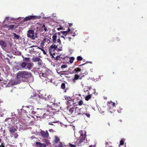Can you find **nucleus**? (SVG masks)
<instances>
[{
    "mask_svg": "<svg viewBox=\"0 0 147 147\" xmlns=\"http://www.w3.org/2000/svg\"><path fill=\"white\" fill-rule=\"evenodd\" d=\"M31 76L32 74L30 72L26 71H21L17 73V77L20 81L27 82Z\"/></svg>",
    "mask_w": 147,
    "mask_h": 147,
    "instance_id": "1",
    "label": "nucleus"
},
{
    "mask_svg": "<svg viewBox=\"0 0 147 147\" xmlns=\"http://www.w3.org/2000/svg\"><path fill=\"white\" fill-rule=\"evenodd\" d=\"M30 98L34 100L36 102L42 104H44L46 100L44 98H41L39 95L36 94H33V95H32Z\"/></svg>",
    "mask_w": 147,
    "mask_h": 147,
    "instance_id": "2",
    "label": "nucleus"
},
{
    "mask_svg": "<svg viewBox=\"0 0 147 147\" xmlns=\"http://www.w3.org/2000/svg\"><path fill=\"white\" fill-rule=\"evenodd\" d=\"M36 34L37 35L36 33L35 34V35H34V31L33 30H30L27 32V36L28 38L34 40L37 37V36H36Z\"/></svg>",
    "mask_w": 147,
    "mask_h": 147,
    "instance_id": "3",
    "label": "nucleus"
},
{
    "mask_svg": "<svg viewBox=\"0 0 147 147\" xmlns=\"http://www.w3.org/2000/svg\"><path fill=\"white\" fill-rule=\"evenodd\" d=\"M40 17V16H29L25 17L24 19V21L26 22L32 20L39 19Z\"/></svg>",
    "mask_w": 147,
    "mask_h": 147,
    "instance_id": "4",
    "label": "nucleus"
},
{
    "mask_svg": "<svg viewBox=\"0 0 147 147\" xmlns=\"http://www.w3.org/2000/svg\"><path fill=\"white\" fill-rule=\"evenodd\" d=\"M107 106L108 107L109 109L110 110H112L113 107H115V103L111 101L108 102L107 104Z\"/></svg>",
    "mask_w": 147,
    "mask_h": 147,
    "instance_id": "5",
    "label": "nucleus"
},
{
    "mask_svg": "<svg viewBox=\"0 0 147 147\" xmlns=\"http://www.w3.org/2000/svg\"><path fill=\"white\" fill-rule=\"evenodd\" d=\"M57 48V46H56L55 45H51L50 46V48L49 49V51L51 55H52V54L55 55V54L54 53H52V51H54L55 50H56Z\"/></svg>",
    "mask_w": 147,
    "mask_h": 147,
    "instance_id": "6",
    "label": "nucleus"
},
{
    "mask_svg": "<svg viewBox=\"0 0 147 147\" xmlns=\"http://www.w3.org/2000/svg\"><path fill=\"white\" fill-rule=\"evenodd\" d=\"M40 133L42 136L44 138H47L49 136V134L47 131H41Z\"/></svg>",
    "mask_w": 147,
    "mask_h": 147,
    "instance_id": "7",
    "label": "nucleus"
},
{
    "mask_svg": "<svg viewBox=\"0 0 147 147\" xmlns=\"http://www.w3.org/2000/svg\"><path fill=\"white\" fill-rule=\"evenodd\" d=\"M86 137L83 134V133L81 134L80 136V140L78 144L80 145L79 144L82 142H83L85 140Z\"/></svg>",
    "mask_w": 147,
    "mask_h": 147,
    "instance_id": "8",
    "label": "nucleus"
},
{
    "mask_svg": "<svg viewBox=\"0 0 147 147\" xmlns=\"http://www.w3.org/2000/svg\"><path fill=\"white\" fill-rule=\"evenodd\" d=\"M71 30L69 28H68V30L66 31H61L60 33H61L63 35L66 36L68 33Z\"/></svg>",
    "mask_w": 147,
    "mask_h": 147,
    "instance_id": "9",
    "label": "nucleus"
},
{
    "mask_svg": "<svg viewBox=\"0 0 147 147\" xmlns=\"http://www.w3.org/2000/svg\"><path fill=\"white\" fill-rule=\"evenodd\" d=\"M17 130V128L13 127H11L9 129V131L11 133H14Z\"/></svg>",
    "mask_w": 147,
    "mask_h": 147,
    "instance_id": "10",
    "label": "nucleus"
},
{
    "mask_svg": "<svg viewBox=\"0 0 147 147\" xmlns=\"http://www.w3.org/2000/svg\"><path fill=\"white\" fill-rule=\"evenodd\" d=\"M15 26L14 25H11L9 26L7 25L6 26V27L8 28V29L9 30H13Z\"/></svg>",
    "mask_w": 147,
    "mask_h": 147,
    "instance_id": "11",
    "label": "nucleus"
},
{
    "mask_svg": "<svg viewBox=\"0 0 147 147\" xmlns=\"http://www.w3.org/2000/svg\"><path fill=\"white\" fill-rule=\"evenodd\" d=\"M47 100H48L50 102H53V101L54 100V98L51 95H49L47 96Z\"/></svg>",
    "mask_w": 147,
    "mask_h": 147,
    "instance_id": "12",
    "label": "nucleus"
},
{
    "mask_svg": "<svg viewBox=\"0 0 147 147\" xmlns=\"http://www.w3.org/2000/svg\"><path fill=\"white\" fill-rule=\"evenodd\" d=\"M33 65V63H27V65H26V67L29 70L30 69Z\"/></svg>",
    "mask_w": 147,
    "mask_h": 147,
    "instance_id": "13",
    "label": "nucleus"
},
{
    "mask_svg": "<svg viewBox=\"0 0 147 147\" xmlns=\"http://www.w3.org/2000/svg\"><path fill=\"white\" fill-rule=\"evenodd\" d=\"M0 45L3 47H5L7 46V43L4 41L0 40Z\"/></svg>",
    "mask_w": 147,
    "mask_h": 147,
    "instance_id": "14",
    "label": "nucleus"
},
{
    "mask_svg": "<svg viewBox=\"0 0 147 147\" xmlns=\"http://www.w3.org/2000/svg\"><path fill=\"white\" fill-rule=\"evenodd\" d=\"M80 76L78 74H75L74 79L73 80V82H75V81L79 79Z\"/></svg>",
    "mask_w": 147,
    "mask_h": 147,
    "instance_id": "15",
    "label": "nucleus"
},
{
    "mask_svg": "<svg viewBox=\"0 0 147 147\" xmlns=\"http://www.w3.org/2000/svg\"><path fill=\"white\" fill-rule=\"evenodd\" d=\"M27 65V63H26L25 62H22L21 64V68L22 69V70L23 69V68H25L26 66Z\"/></svg>",
    "mask_w": 147,
    "mask_h": 147,
    "instance_id": "16",
    "label": "nucleus"
},
{
    "mask_svg": "<svg viewBox=\"0 0 147 147\" xmlns=\"http://www.w3.org/2000/svg\"><path fill=\"white\" fill-rule=\"evenodd\" d=\"M40 59L38 57H34L32 58V61L33 62H36L39 61Z\"/></svg>",
    "mask_w": 147,
    "mask_h": 147,
    "instance_id": "17",
    "label": "nucleus"
},
{
    "mask_svg": "<svg viewBox=\"0 0 147 147\" xmlns=\"http://www.w3.org/2000/svg\"><path fill=\"white\" fill-rule=\"evenodd\" d=\"M45 43L47 42L48 43H49L50 42V40L49 39L47 38L46 37H45L44 38L43 40Z\"/></svg>",
    "mask_w": 147,
    "mask_h": 147,
    "instance_id": "18",
    "label": "nucleus"
},
{
    "mask_svg": "<svg viewBox=\"0 0 147 147\" xmlns=\"http://www.w3.org/2000/svg\"><path fill=\"white\" fill-rule=\"evenodd\" d=\"M57 36L56 35H54L52 36V40L53 43H56L57 41Z\"/></svg>",
    "mask_w": 147,
    "mask_h": 147,
    "instance_id": "19",
    "label": "nucleus"
},
{
    "mask_svg": "<svg viewBox=\"0 0 147 147\" xmlns=\"http://www.w3.org/2000/svg\"><path fill=\"white\" fill-rule=\"evenodd\" d=\"M91 96L92 95L91 94L86 96L85 98V100L86 101H88L91 98Z\"/></svg>",
    "mask_w": 147,
    "mask_h": 147,
    "instance_id": "20",
    "label": "nucleus"
},
{
    "mask_svg": "<svg viewBox=\"0 0 147 147\" xmlns=\"http://www.w3.org/2000/svg\"><path fill=\"white\" fill-rule=\"evenodd\" d=\"M74 71L76 73H78L77 72L80 71H81V69L79 67H77L74 69Z\"/></svg>",
    "mask_w": 147,
    "mask_h": 147,
    "instance_id": "21",
    "label": "nucleus"
},
{
    "mask_svg": "<svg viewBox=\"0 0 147 147\" xmlns=\"http://www.w3.org/2000/svg\"><path fill=\"white\" fill-rule=\"evenodd\" d=\"M13 34L14 35V38L17 39H19L20 37V36L17 34L16 33H13Z\"/></svg>",
    "mask_w": 147,
    "mask_h": 147,
    "instance_id": "22",
    "label": "nucleus"
},
{
    "mask_svg": "<svg viewBox=\"0 0 147 147\" xmlns=\"http://www.w3.org/2000/svg\"><path fill=\"white\" fill-rule=\"evenodd\" d=\"M75 58L74 57H70L69 59V62L72 63L74 61V60Z\"/></svg>",
    "mask_w": 147,
    "mask_h": 147,
    "instance_id": "23",
    "label": "nucleus"
},
{
    "mask_svg": "<svg viewBox=\"0 0 147 147\" xmlns=\"http://www.w3.org/2000/svg\"><path fill=\"white\" fill-rule=\"evenodd\" d=\"M60 141V139L57 136L55 137V138L54 140L55 142L56 143H57Z\"/></svg>",
    "mask_w": 147,
    "mask_h": 147,
    "instance_id": "24",
    "label": "nucleus"
},
{
    "mask_svg": "<svg viewBox=\"0 0 147 147\" xmlns=\"http://www.w3.org/2000/svg\"><path fill=\"white\" fill-rule=\"evenodd\" d=\"M124 140H125L124 139H122L121 140L120 142V144L119 146L122 145L124 144Z\"/></svg>",
    "mask_w": 147,
    "mask_h": 147,
    "instance_id": "25",
    "label": "nucleus"
},
{
    "mask_svg": "<svg viewBox=\"0 0 147 147\" xmlns=\"http://www.w3.org/2000/svg\"><path fill=\"white\" fill-rule=\"evenodd\" d=\"M61 88L62 89H65V85L64 83H62L61 85Z\"/></svg>",
    "mask_w": 147,
    "mask_h": 147,
    "instance_id": "26",
    "label": "nucleus"
},
{
    "mask_svg": "<svg viewBox=\"0 0 147 147\" xmlns=\"http://www.w3.org/2000/svg\"><path fill=\"white\" fill-rule=\"evenodd\" d=\"M38 48L40 49V50H41L43 52V54H44V55H46V52H45V50H44L42 48H40L39 47H38Z\"/></svg>",
    "mask_w": 147,
    "mask_h": 147,
    "instance_id": "27",
    "label": "nucleus"
},
{
    "mask_svg": "<svg viewBox=\"0 0 147 147\" xmlns=\"http://www.w3.org/2000/svg\"><path fill=\"white\" fill-rule=\"evenodd\" d=\"M41 112V110H39L37 112V115L38 116V117H40L42 115V113H40Z\"/></svg>",
    "mask_w": 147,
    "mask_h": 147,
    "instance_id": "28",
    "label": "nucleus"
},
{
    "mask_svg": "<svg viewBox=\"0 0 147 147\" xmlns=\"http://www.w3.org/2000/svg\"><path fill=\"white\" fill-rule=\"evenodd\" d=\"M70 33L72 36H75L76 35V33H75V32H73V30H71L69 32Z\"/></svg>",
    "mask_w": 147,
    "mask_h": 147,
    "instance_id": "29",
    "label": "nucleus"
},
{
    "mask_svg": "<svg viewBox=\"0 0 147 147\" xmlns=\"http://www.w3.org/2000/svg\"><path fill=\"white\" fill-rule=\"evenodd\" d=\"M36 145L38 147H41L42 146V143L39 142H37L36 143Z\"/></svg>",
    "mask_w": 147,
    "mask_h": 147,
    "instance_id": "30",
    "label": "nucleus"
},
{
    "mask_svg": "<svg viewBox=\"0 0 147 147\" xmlns=\"http://www.w3.org/2000/svg\"><path fill=\"white\" fill-rule=\"evenodd\" d=\"M44 115L43 116L44 117H45V118H48V117H49V118L51 119V118H53V117L51 115H47L46 114H43Z\"/></svg>",
    "mask_w": 147,
    "mask_h": 147,
    "instance_id": "31",
    "label": "nucleus"
},
{
    "mask_svg": "<svg viewBox=\"0 0 147 147\" xmlns=\"http://www.w3.org/2000/svg\"><path fill=\"white\" fill-rule=\"evenodd\" d=\"M83 103V101L82 100H80L79 102H78V104L79 106L82 105Z\"/></svg>",
    "mask_w": 147,
    "mask_h": 147,
    "instance_id": "32",
    "label": "nucleus"
},
{
    "mask_svg": "<svg viewBox=\"0 0 147 147\" xmlns=\"http://www.w3.org/2000/svg\"><path fill=\"white\" fill-rule=\"evenodd\" d=\"M77 59L78 61H81L82 60L83 58L81 56L77 57Z\"/></svg>",
    "mask_w": 147,
    "mask_h": 147,
    "instance_id": "33",
    "label": "nucleus"
},
{
    "mask_svg": "<svg viewBox=\"0 0 147 147\" xmlns=\"http://www.w3.org/2000/svg\"><path fill=\"white\" fill-rule=\"evenodd\" d=\"M20 67V66L17 65L15 66V68L18 70H22V69Z\"/></svg>",
    "mask_w": 147,
    "mask_h": 147,
    "instance_id": "34",
    "label": "nucleus"
},
{
    "mask_svg": "<svg viewBox=\"0 0 147 147\" xmlns=\"http://www.w3.org/2000/svg\"><path fill=\"white\" fill-rule=\"evenodd\" d=\"M88 74V73L87 72V71H85L84 72H83V71H82V72H81V75H84L85 76L87 75Z\"/></svg>",
    "mask_w": 147,
    "mask_h": 147,
    "instance_id": "35",
    "label": "nucleus"
},
{
    "mask_svg": "<svg viewBox=\"0 0 147 147\" xmlns=\"http://www.w3.org/2000/svg\"><path fill=\"white\" fill-rule=\"evenodd\" d=\"M45 142L46 143L45 144H46V145L47 146L48 144H49L50 143L49 140L47 139H45Z\"/></svg>",
    "mask_w": 147,
    "mask_h": 147,
    "instance_id": "36",
    "label": "nucleus"
},
{
    "mask_svg": "<svg viewBox=\"0 0 147 147\" xmlns=\"http://www.w3.org/2000/svg\"><path fill=\"white\" fill-rule=\"evenodd\" d=\"M45 43V42L42 41L40 43V46L41 47H43L44 45V44Z\"/></svg>",
    "mask_w": 147,
    "mask_h": 147,
    "instance_id": "37",
    "label": "nucleus"
},
{
    "mask_svg": "<svg viewBox=\"0 0 147 147\" xmlns=\"http://www.w3.org/2000/svg\"><path fill=\"white\" fill-rule=\"evenodd\" d=\"M38 62L37 64L39 66L41 65L42 63V61L40 59V60Z\"/></svg>",
    "mask_w": 147,
    "mask_h": 147,
    "instance_id": "38",
    "label": "nucleus"
},
{
    "mask_svg": "<svg viewBox=\"0 0 147 147\" xmlns=\"http://www.w3.org/2000/svg\"><path fill=\"white\" fill-rule=\"evenodd\" d=\"M42 28H44V30L45 31H47V27L45 26L44 24H43L42 26Z\"/></svg>",
    "mask_w": 147,
    "mask_h": 147,
    "instance_id": "39",
    "label": "nucleus"
},
{
    "mask_svg": "<svg viewBox=\"0 0 147 147\" xmlns=\"http://www.w3.org/2000/svg\"><path fill=\"white\" fill-rule=\"evenodd\" d=\"M58 147H64L62 145V143L61 142H59V143L58 144Z\"/></svg>",
    "mask_w": 147,
    "mask_h": 147,
    "instance_id": "40",
    "label": "nucleus"
},
{
    "mask_svg": "<svg viewBox=\"0 0 147 147\" xmlns=\"http://www.w3.org/2000/svg\"><path fill=\"white\" fill-rule=\"evenodd\" d=\"M69 146H70V147H76V145H74L72 144L71 143H69Z\"/></svg>",
    "mask_w": 147,
    "mask_h": 147,
    "instance_id": "41",
    "label": "nucleus"
},
{
    "mask_svg": "<svg viewBox=\"0 0 147 147\" xmlns=\"http://www.w3.org/2000/svg\"><path fill=\"white\" fill-rule=\"evenodd\" d=\"M24 60L25 61H30V58L29 57H26L24 59Z\"/></svg>",
    "mask_w": 147,
    "mask_h": 147,
    "instance_id": "42",
    "label": "nucleus"
},
{
    "mask_svg": "<svg viewBox=\"0 0 147 147\" xmlns=\"http://www.w3.org/2000/svg\"><path fill=\"white\" fill-rule=\"evenodd\" d=\"M47 145H46V144L43 143H42L41 146H42L41 147H46L47 146Z\"/></svg>",
    "mask_w": 147,
    "mask_h": 147,
    "instance_id": "43",
    "label": "nucleus"
},
{
    "mask_svg": "<svg viewBox=\"0 0 147 147\" xmlns=\"http://www.w3.org/2000/svg\"><path fill=\"white\" fill-rule=\"evenodd\" d=\"M18 135L17 134H14V136L16 138H17L18 137Z\"/></svg>",
    "mask_w": 147,
    "mask_h": 147,
    "instance_id": "44",
    "label": "nucleus"
},
{
    "mask_svg": "<svg viewBox=\"0 0 147 147\" xmlns=\"http://www.w3.org/2000/svg\"><path fill=\"white\" fill-rule=\"evenodd\" d=\"M66 66H67L65 65H63L61 66V67L62 68H65L66 67Z\"/></svg>",
    "mask_w": 147,
    "mask_h": 147,
    "instance_id": "45",
    "label": "nucleus"
},
{
    "mask_svg": "<svg viewBox=\"0 0 147 147\" xmlns=\"http://www.w3.org/2000/svg\"><path fill=\"white\" fill-rule=\"evenodd\" d=\"M5 144L4 143H2L0 146V147H5Z\"/></svg>",
    "mask_w": 147,
    "mask_h": 147,
    "instance_id": "46",
    "label": "nucleus"
},
{
    "mask_svg": "<svg viewBox=\"0 0 147 147\" xmlns=\"http://www.w3.org/2000/svg\"><path fill=\"white\" fill-rule=\"evenodd\" d=\"M57 42H58L59 43V44H61V41L59 38L57 40Z\"/></svg>",
    "mask_w": 147,
    "mask_h": 147,
    "instance_id": "47",
    "label": "nucleus"
},
{
    "mask_svg": "<svg viewBox=\"0 0 147 147\" xmlns=\"http://www.w3.org/2000/svg\"><path fill=\"white\" fill-rule=\"evenodd\" d=\"M74 108H71V109H69V111L70 112H71V113H72L73 112V109H74Z\"/></svg>",
    "mask_w": 147,
    "mask_h": 147,
    "instance_id": "48",
    "label": "nucleus"
},
{
    "mask_svg": "<svg viewBox=\"0 0 147 147\" xmlns=\"http://www.w3.org/2000/svg\"><path fill=\"white\" fill-rule=\"evenodd\" d=\"M85 115L88 117H90V115L89 114L85 113Z\"/></svg>",
    "mask_w": 147,
    "mask_h": 147,
    "instance_id": "49",
    "label": "nucleus"
},
{
    "mask_svg": "<svg viewBox=\"0 0 147 147\" xmlns=\"http://www.w3.org/2000/svg\"><path fill=\"white\" fill-rule=\"evenodd\" d=\"M60 57V56H57L56 57L55 59L56 60H58L59 59V58Z\"/></svg>",
    "mask_w": 147,
    "mask_h": 147,
    "instance_id": "50",
    "label": "nucleus"
},
{
    "mask_svg": "<svg viewBox=\"0 0 147 147\" xmlns=\"http://www.w3.org/2000/svg\"><path fill=\"white\" fill-rule=\"evenodd\" d=\"M57 29L58 30H62L63 29V28H62V27H60V28H58Z\"/></svg>",
    "mask_w": 147,
    "mask_h": 147,
    "instance_id": "51",
    "label": "nucleus"
},
{
    "mask_svg": "<svg viewBox=\"0 0 147 147\" xmlns=\"http://www.w3.org/2000/svg\"><path fill=\"white\" fill-rule=\"evenodd\" d=\"M68 24L69 25V27H70L72 25V23H68Z\"/></svg>",
    "mask_w": 147,
    "mask_h": 147,
    "instance_id": "52",
    "label": "nucleus"
},
{
    "mask_svg": "<svg viewBox=\"0 0 147 147\" xmlns=\"http://www.w3.org/2000/svg\"><path fill=\"white\" fill-rule=\"evenodd\" d=\"M54 123V122H50L49 123V125H53L52 124V123Z\"/></svg>",
    "mask_w": 147,
    "mask_h": 147,
    "instance_id": "53",
    "label": "nucleus"
},
{
    "mask_svg": "<svg viewBox=\"0 0 147 147\" xmlns=\"http://www.w3.org/2000/svg\"><path fill=\"white\" fill-rule=\"evenodd\" d=\"M36 46H34V45H32V46H31L30 48H33L34 47H36Z\"/></svg>",
    "mask_w": 147,
    "mask_h": 147,
    "instance_id": "54",
    "label": "nucleus"
},
{
    "mask_svg": "<svg viewBox=\"0 0 147 147\" xmlns=\"http://www.w3.org/2000/svg\"><path fill=\"white\" fill-rule=\"evenodd\" d=\"M65 91H64V92H66L67 90L68 89V88H67L66 89L65 88Z\"/></svg>",
    "mask_w": 147,
    "mask_h": 147,
    "instance_id": "55",
    "label": "nucleus"
},
{
    "mask_svg": "<svg viewBox=\"0 0 147 147\" xmlns=\"http://www.w3.org/2000/svg\"><path fill=\"white\" fill-rule=\"evenodd\" d=\"M61 37L63 38L65 40V37L64 36H61Z\"/></svg>",
    "mask_w": 147,
    "mask_h": 147,
    "instance_id": "56",
    "label": "nucleus"
},
{
    "mask_svg": "<svg viewBox=\"0 0 147 147\" xmlns=\"http://www.w3.org/2000/svg\"><path fill=\"white\" fill-rule=\"evenodd\" d=\"M86 63H84V64H82V65H78V66H79V67H80V66H82V65H84Z\"/></svg>",
    "mask_w": 147,
    "mask_h": 147,
    "instance_id": "57",
    "label": "nucleus"
},
{
    "mask_svg": "<svg viewBox=\"0 0 147 147\" xmlns=\"http://www.w3.org/2000/svg\"><path fill=\"white\" fill-rule=\"evenodd\" d=\"M83 78V77L81 76L80 77H79V79H80V80H82Z\"/></svg>",
    "mask_w": 147,
    "mask_h": 147,
    "instance_id": "58",
    "label": "nucleus"
},
{
    "mask_svg": "<svg viewBox=\"0 0 147 147\" xmlns=\"http://www.w3.org/2000/svg\"><path fill=\"white\" fill-rule=\"evenodd\" d=\"M68 38L69 39V40L70 41L71 39V38L69 37H68Z\"/></svg>",
    "mask_w": 147,
    "mask_h": 147,
    "instance_id": "59",
    "label": "nucleus"
},
{
    "mask_svg": "<svg viewBox=\"0 0 147 147\" xmlns=\"http://www.w3.org/2000/svg\"><path fill=\"white\" fill-rule=\"evenodd\" d=\"M27 108H30V107H31V108H32V106H28L27 107Z\"/></svg>",
    "mask_w": 147,
    "mask_h": 147,
    "instance_id": "60",
    "label": "nucleus"
},
{
    "mask_svg": "<svg viewBox=\"0 0 147 147\" xmlns=\"http://www.w3.org/2000/svg\"><path fill=\"white\" fill-rule=\"evenodd\" d=\"M93 147V146L92 145H90L89 147Z\"/></svg>",
    "mask_w": 147,
    "mask_h": 147,
    "instance_id": "61",
    "label": "nucleus"
},
{
    "mask_svg": "<svg viewBox=\"0 0 147 147\" xmlns=\"http://www.w3.org/2000/svg\"><path fill=\"white\" fill-rule=\"evenodd\" d=\"M119 121H120L121 122H122V121L121 120H119Z\"/></svg>",
    "mask_w": 147,
    "mask_h": 147,
    "instance_id": "62",
    "label": "nucleus"
},
{
    "mask_svg": "<svg viewBox=\"0 0 147 147\" xmlns=\"http://www.w3.org/2000/svg\"><path fill=\"white\" fill-rule=\"evenodd\" d=\"M82 75L81 76L83 78L85 76L84 75Z\"/></svg>",
    "mask_w": 147,
    "mask_h": 147,
    "instance_id": "63",
    "label": "nucleus"
},
{
    "mask_svg": "<svg viewBox=\"0 0 147 147\" xmlns=\"http://www.w3.org/2000/svg\"><path fill=\"white\" fill-rule=\"evenodd\" d=\"M68 97H67V98H65V99H66L67 100H68Z\"/></svg>",
    "mask_w": 147,
    "mask_h": 147,
    "instance_id": "64",
    "label": "nucleus"
}]
</instances>
